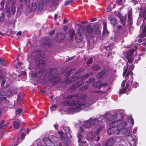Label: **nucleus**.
Listing matches in <instances>:
<instances>
[{"label":"nucleus","mask_w":146,"mask_h":146,"mask_svg":"<svg viewBox=\"0 0 146 146\" xmlns=\"http://www.w3.org/2000/svg\"><path fill=\"white\" fill-rule=\"evenodd\" d=\"M127 124L126 121L119 120L116 121L112 122L110 124V128L108 130L109 135H110L115 133L119 135L118 137H122L124 135H127L130 133V131L125 128Z\"/></svg>","instance_id":"1"},{"label":"nucleus","mask_w":146,"mask_h":146,"mask_svg":"<svg viewBox=\"0 0 146 146\" xmlns=\"http://www.w3.org/2000/svg\"><path fill=\"white\" fill-rule=\"evenodd\" d=\"M86 99V95H81L80 98L76 97L72 100L65 101L64 104H67L68 105H70L68 108V110L70 112L74 113L78 112L85 107L89 106L88 105H87L84 102Z\"/></svg>","instance_id":"2"},{"label":"nucleus","mask_w":146,"mask_h":146,"mask_svg":"<svg viewBox=\"0 0 146 146\" xmlns=\"http://www.w3.org/2000/svg\"><path fill=\"white\" fill-rule=\"evenodd\" d=\"M57 70L56 69H52L48 74V76L50 77L51 81L54 84H55L58 81V74L56 73Z\"/></svg>","instance_id":"3"},{"label":"nucleus","mask_w":146,"mask_h":146,"mask_svg":"<svg viewBox=\"0 0 146 146\" xmlns=\"http://www.w3.org/2000/svg\"><path fill=\"white\" fill-rule=\"evenodd\" d=\"M102 128V127H99L96 133L94 130H92L91 131V133H88L86 136V139L88 140H90L93 139L95 135H97L98 133L100 131Z\"/></svg>","instance_id":"4"},{"label":"nucleus","mask_w":146,"mask_h":146,"mask_svg":"<svg viewBox=\"0 0 146 146\" xmlns=\"http://www.w3.org/2000/svg\"><path fill=\"white\" fill-rule=\"evenodd\" d=\"M42 52L40 50H38L33 52L31 55V57L33 60L37 61L42 58L41 54Z\"/></svg>","instance_id":"5"},{"label":"nucleus","mask_w":146,"mask_h":146,"mask_svg":"<svg viewBox=\"0 0 146 146\" xmlns=\"http://www.w3.org/2000/svg\"><path fill=\"white\" fill-rule=\"evenodd\" d=\"M134 50H131L126 52L125 54V57L127 60V61L129 63H131L133 60L132 57L133 54Z\"/></svg>","instance_id":"6"},{"label":"nucleus","mask_w":146,"mask_h":146,"mask_svg":"<svg viewBox=\"0 0 146 146\" xmlns=\"http://www.w3.org/2000/svg\"><path fill=\"white\" fill-rule=\"evenodd\" d=\"M130 66H131V68L130 70L128 69V65H127L126 67H124V71L123 73V76H125V78L126 79H127V77L129 74H130L131 75L132 74L131 71L133 70L134 67L131 65H130Z\"/></svg>","instance_id":"7"},{"label":"nucleus","mask_w":146,"mask_h":146,"mask_svg":"<svg viewBox=\"0 0 146 146\" xmlns=\"http://www.w3.org/2000/svg\"><path fill=\"white\" fill-rule=\"evenodd\" d=\"M89 75V74H87L82 76L81 78L77 82H76L75 87V88L78 87L83 85V80H86V78L88 77Z\"/></svg>","instance_id":"8"},{"label":"nucleus","mask_w":146,"mask_h":146,"mask_svg":"<svg viewBox=\"0 0 146 146\" xmlns=\"http://www.w3.org/2000/svg\"><path fill=\"white\" fill-rule=\"evenodd\" d=\"M12 92L9 90H7L5 89H2L0 92V96H6L8 97L11 96Z\"/></svg>","instance_id":"9"},{"label":"nucleus","mask_w":146,"mask_h":146,"mask_svg":"<svg viewBox=\"0 0 146 146\" xmlns=\"http://www.w3.org/2000/svg\"><path fill=\"white\" fill-rule=\"evenodd\" d=\"M45 58L43 57L36 61V65L39 68L43 67L45 65Z\"/></svg>","instance_id":"10"},{"label":"nucleus","mask_w":146,"mask_h":146,"mask_svg":"<svg viewBox=\"0 0 146 146\" xmlns=\"http://www.w3.org/2000/svg\"><path fill=\"white\" fill-rule=\"evenodd\" d=\"M117 141L115 138L111 137L107 140L105 146H113L112 145L115 144Z\"/></svg>","instance_id":"11"},{"label":"nucleus","mask_w":146,"mask_h":146,"mask_svg":"<svg viewBox=\"0 0 146 146\" xmlns=\"http://www.w3.org/2000/svg\"><path fill=\"white\" fill-rule=\"evenodd\" d=\"M43 141L46 146H55L52 142L46 137H44L43 138Z\"/></svg>","instance_id":"12"},{"label":"nucleus","mask_w":146,"mask_h":146,"mask_svg":"<svg viewBox=\"0 0 146 146\" xmlns=\"http://www.w3.org/2000/svg\"><path fill=\"white\" fill-rule=\"evenodd\" d=\"M108 19L110 23L113 26H115L117 23V19L111 15H109L108 17Z\"/></svg>","instance_id":"13"},{"label":"nucleus","mask_w":146,"mask_h":146,"mask_svg":"<svg viewBox=\"0 0 146 146\" xmlns=\"http://www.w3.org/2000/svg\"><path fill=\"white\" fill-rule=\"evenodd\" d=\"M45 4H46L52 5H56L58 3V0H44Z\"/></svg>","instance_id":"14"},{"label":"nucleus","mask_w":146,"mask_h":146,"mask_svg":"<svg viewBox=\"0 0 146 146\" xmlns=\"http://www.w3.org/2000/svg\"><path fill=\"white\" fill-rule=\"evenodd\" d=\"M12 140V145H10L9 146H16L19 143L21 142L18 136L15 137Z\"/></svg>","instance_id":"15"},{"label":"nucleus","mask_w":146,"mask_h":146,"mask_svg":"<svg viewBox=\"0 0 146 146\" xmlns=\"http://www.w3.org/2000/svg\"><path fill=\"white\" fill-rule=\"evenodd\" d=\"M64 129L67 138L68 139L71 138L72 137L71 132L68 128L67 127H65L64 128Z\"/></svg>","instance_id":"16"},{"label":"nucleus","mask_w":146,"mask_h":146,"mask_svg":"<svg viewBox=\"0 0 146 146\" xmlns=\"http://www.w3.org/2000/svg\"><path fill=\"white\" fill-rule=\"evenodd\" d=\"M77 76H71L70 77L68 78L65 82L66 84H68L71 82L75 81L76 80H77Z\"/></svg>","instance_id":"17"},{"label":"nucleus","mask_w":146,"mask_h":146,"mask_svg":"<svg viewBox=\"0 0 146 146\" xmlns=\"http://www.w3.org/2000/svg\"><path fill=\"white\" fill-rule=\"evenodd\" d=\"M42 43L48 47H49L50 45V40L48 39H43L42 41Z\"/></svg>","instance_id":"18"},{"label":"nucleus","mask_w":146,"mask_h":146,"mask_svg":"<svg viewBox=\"0 0 146 146\" xmlns=\"http://www.w3.org/2000/svg\"><path fill=\"white\" fill-rule=\"evenodd\" d=\"M83 38V37L80 32L78 33L76 35L75 39L76 41L80 42L82 40Z\"/></svg>","instance_id":"19"},{"label":"nucleus","mask_w":146,"mask_h":146,"mask_svg":"<svg viewBox=\"0 0 146 146\" xmlns=\"http://www.w3.org/2000/svg\"><path fill=\"white\" fill-rule=\"evenodd\" d=\"M5 121L4 120H2L0 122V130H3L5 129L7 127L8 125V123L4 124Z\"/></svg>","instance_id":"20"},{"label":"nucleus","mask_w":146,"mask_h":146,"mask_svg":"<svg viewBox=\"0 0 146 146\" xmlns=\"http://www.w3.org/2000/svg\"><path fill=\"white\" fill-rule=\"evenodd\" d=\"M44 6V2L42 0H40L38 3V10L39 11H42Z\"/></svg>","instance_id":"21"},{"label":"nucleus","mask_w":146,"mask_h":146,"mask_svg":"<svg viewBox=\"0 0 146 146\" xmlns=\"http://www.w3.org/2000/svg\"><path fill=\"white\" fill-rule=\"evenodd\" d=\"M92 70L95 71H98L101 69V66L98 64H94L91 68Z\"/></svg>","instance_id":"22"},{"label":"nucleus","mask_w":146,"mask_h":146,"mask_svg":"<svg viewBox=\"0 0 146 146\" xmlns=\"http://www.w3.org/2000/svg\"><path fill=\"white\" fill-rule=\"evenodd\" d=\"M89 121H90V123L92 126L97 124L98 122V120L96 118H94L93 119V118H90L89 119Z\"/></svg>","instance_id":"23"},{"label":"nucleus","mask_w":146,"mask_h":146,"mask_svg":"<svg viewBox=\"0 0 146 146\" xmlns=\"http://www.w3.org/2000/svg\"><path fill=\"white\" fill-rule=\"evenodd\" d=\"M5 82V77L2 76L1 72H0V82L1 83V85L2 87H4Z\"/></svg>","instance_id":"24"},{"label":"nucleus","mask_w":146,"mask_h":146,"mask_svg":"<svg viewBox=\"0 0 146 146\" xmlns=\"http://www.w3.org/2000/svg\"><path fill=\"white\" fill-rule=\"evenodd\" d=\"M77 137L78 139V141L79 143V146H81L80 143L81 142L82 140L83 139L84 136L80 133H79L77 134Z\"/></svg>","instance_id":"25"},{"label":"nucleus","mask_w":146,"mask_h":146,"mask_svg":"<svg viewBox=\"0 0 146 146\" xmlns=\"http://www.w3.org/2000/svg\"><path fill=\"white\" fill-rule=\"evenodd\" d=\"M48 138H49V139L52 142H57L59 140V138L58 137H56L54 135H50L48 137Z\"/></svg>","instance_id":"26"},{"label":"nucleus","mask_w":146,"mask_h":146,"mask_svg":"<svg viewBox=\"0 0 146 146\" xmlns=\"http://www.w3.org/2000/svg\"><path fill=\"white\" fill-rule=\"evenodd\" d=\"M105 74V72L104 71L102 70L101 71L98 73L97 75V77L98 78H102L104 76Z\"/></svg>","instance_id":"27"},{"label":"nucleus","mask_w":146,"mask_h":146,"mask_svg":"<svg viewBox=\"0 0 146 146\" xmlns=\"http://www.w3.org/2000/svg\"><path fill=\"white\" fill-rule=\"evenodd\" d=\"M84 128H88L91 127L92 126L90 123V121H89V120L88 121H86L84 125Z\"/></svg>","instance_id":"28"},{"label":"nucleus","mask_w":146,"mask_h":146,"mask_svg":"<svg viewBox=\"0 0 146 146\" xmlns=\"http://www.w3.org/2000/svg\"><path fill=\"white\" fill-rule=\"evenodd\" d=\"M33 77H36L38 78L40 77L42 75V72L39 71L37 73H33Z\"/></svg>","instance_id":"29"},{"label":"nucleus","mask_w":146,"mask_h":146,"mask_svg":"<svg viewBox=\"0 0 146 146\" xmlns=\"http://www.w3.org/2000/svg\"><path fill=\"white\" fill-rule=\"evenodd\" d=\"M13 126L16 129H18L20 126L19 122L18 121H15L13 122Z\"/></svg>","instance_id":"30"},{"label":"nucleus","mask_w":146,"mask_h":146,"mask_svg":"<svg viewBox=\"0 0 146 146\" xmlns=\"http://www.w3.org/2000/svg\"><path fill=\"white\" fill-rule=\"evenodd\" d=\"M31 11H33L35 10L37 8V6L35 3L33 2L32 3L31 5L30 6Z\"/></svg>","instance_id":"31"},{"label":"nucleus","mask_w":146,"mask_h":146,"mask_svg":"<svg viewBox=\"0 0 146 146\" xmlns=\"http://www.w3.org/2000/svg\"><path fill=\"white\" fill-rule=\"evenodd\" d=\"M16 12L15 7L13 5H12L11 8L10 12L11 14L13 15Z\"/></svg>","instance_id":"32"},{"label":"nucleus","mask_w":146,"mask_h":146,"mask_svg":"<svg viewBox=\"0 0 146 146\" xmlns=\"http://www.w3.org/2000/svg\"><path fill=\"white\" fill-rule=\"evenodd\" d=\"M139 15H142L143 17H145V18H146V10L143 11L141 9L140 11Z\"/></svg>","instance_id":"33"},{"label":"nucleus","mask_w":146,"mask_h":146,"mask_svg":"<svg viewBox=\"0 0 146 146\" xmlns=\"http://www.w3.org/2000/svg\"><path fill=\"white\" fill-rule=\"evenodd\" d=\"M140 36L141 37L146 36V25L145 26L141 34L140 35Z\"/></svg>","instance_id":"34"},{"label":"nucleus","mask_w":146,"mask_h":146,"mask_svg":"<svg viewBox=\"0 0 146 146\" xmlns=\"http://www.w3.org/2000/svg\"><path fill=\"white\" fill-rule=\"evenodd\" d=\"M117 117V115L116 114L113 115H111L110 117H108V119L109 120H112Z\"/></svg>","instance_id":"35"},{"label":"nucleus","mask_w":146,"mask_h":146,"mask_svg":"<svg viewBox=\"0 0 146 146\" xmlns=\"http://www.w3.org/2000/svg\"><path fill=\"white\" fill-rule=\"evenodd\" d=\"M86 30L88 33H90L92 31L93 29L90 25H88L86 27Z\"/></svg>","instance_id":"36"},{"label":"nucleus","mask_w":146,"mask_h":146,"mask_svg":"<svg viewBox=\"0 0 146 146\" xmlns=\"http://www.w3.org/2000/svg\"><path fill=\"white\" fill-rule=\"evenodd\" d=\"M121 22L123 24V26H124L126 23V18L123 17H122V18L120 19Z\"/></svg>","instance_id":"37"},{"label":"nucleus","mask_w":146,"mask_h":146,"mask_svg":"<svg viewBox=\"0 0 146 146\" xmlns=\"http://www.w3.org/2000/svg\"><path fill=\"white\" fill-rule=\"evenodd\" d=\"M132 10L131 7L129 8V11L127 13L128 17H132Z\"/></svg>","instance_id":"38"},{"label":"nucleus","mask_w":146,"mask_h":146,"mask_svg":"<svg viewBox=\"0 0 146 146\" xmlns=\"http://www.w3.org/2000/svg\"><path fill=\"white\" fill-rule=\"evenodd\" d=\"M57 36V40H59V41L60 42V40L63 39V36L61 33H60Z\"/></svg>","instance_id":"39"},{"label":"nucleus","mask_w":146,"mask_h":146,"mask_svg":"<svg viewBox=\"0 0 146 146\" xmlns=\"http://www.w3.org/2000/svg\"><path fill=\"white\" fill-rule=\"evenodd\" d=\"M108 84L107 82L101 83L98 86V88H100L102 87H106L108 86Z\"/></svg>","instance_id":"40"},{"label":"nucleus","mask_w":146,"mask_h":146,"mask_svg":"<svg viewBox=\"0 0 146 146\" xmlns=\"http://www.w3.org/2000/svg\"><path fill=\"white\" fill-rule=\"evenodd\" d=\"M74 30L71 31H70L69 33V36L70 37V38L72 39L74 37Z\"/></svg>","instance_id":"41"},{"label":"nucleus","mask_w":146,"mask_h":146,"mask_svg":"<svg viewBox=\"0 0 146 146\" xmlns=\"http://www.w3.org/2000/svg\"><path fill=\"white\" fill-rule=\"evenodd\" d=\"M127 90L126 88H123L122 89H120L119 90V93L120 95L119 96H121V94L124 93Z\"/></svg>","instance_id":"42"},{"label":"nucleus","mask_w":146,"mask_h":146,"mask_svg":"<svg viewBox=\"0 0 146 146\" xmlns=\"http://www.w3.org/2000/svg\"><path fill=\"white\" fill-rule=\"evenodd\" d=\"M109 33V32L107 31L106 29H104V31L103 32V35L104 36H107Z\"/></svg>","instance_id":"43"},{"label":"nucleus","mask_w":146,"mask_h":146,"mask_svg":"<svg viewBox=\"0 0 146 146\" xmlns=\"http://www.w3.org/2000/svg\"><path fill=\"white\" fill-rule=\"evenodd\" d=\"M116 3L118 5H122L123 4L122 0H116Z\"/></svg>","instance_id":"44"},{"label":"nucleus","mask_w":146,"mask_h":146,"mask_svg":"<svg viewBox=\"0 0 146 146\" xmlns=\"http://www.w3.org/2000/svg\"><path fill=\"white\" fill-rule=\"evenodd\" d=\"M5 3V1L4 0L2 1L0 3V5L1 7V8H0L1 10H2L3 9L4 5Z\"/></svg>","instance_id":"45"},{"label":"nucleus","mask_w":146,"mask_h":146,"mask_svg":"<svg viewBox=\"0 0 146 146\" xmlns=\"http://www.w3.org/2000/svg\"><path fill=\"white\" fill-rule=\"evenodd\" d=\"M25 135L24 133H22L21 135V138H20V140L21 142L24 139L25 137Z\"/></svg>","instance_id":"46"},{"label":"nucleus","mask_w":146,"mask_h":146,"mask_svg":"<svg viewBox=\"0 0 146 146\" xmlns=\"http://www.w3.org/2000/svg\"><path fill=\"white\" fill-rule=\"evenodd\" d=\"M23 110L21 109H18L15 111L16 115H18L21 113L22 111Z\"/></svg>","instance_id":"47"},{"label":"nucleus","mask_w":146,"mask_h":146,"mask_svg":"<svg viewBox=\"0 0 146 146\" xmlns=\"http://www.w3.org/2000/svg\"><path fill=\"white\" fill-rule=\"evenodd\" d=\"M59 146H69L68 144L65 142H62L60 143Z\"/></svg>","instance_id":"48"},{"label":"nucleus","mask_w":146,"mask_h":146,"mask_svg":"<svg viewBox=\"0 0 146 146\" xmlns=\"http://www.w3.org/2000/svg\"><path fill=\"white\" fill-rule=\"evenodd\" d=\"M7 98L5 97H2L0 98V103L3 101L5 100H7Z\"/></svg>","instance_id":"49"},{"label":"nucleus","mask_w":146,"mask_h":146,"mask_svg":"<svg viewBox=\"0 0 146 146\" xmlns=\"http://www.w3.org/2000/svg\"><path fill=\"white\" fill-rule=\"evenodd\" d=\"M0 63L2 65H4L5 64V61L2 58H1L0 59Z\"/></svg>","instance_id":"50"},{"label":"nucleus","mask_w":146,"mask_h":146,"mask_svg":"<svg viewBox=\"0 0 146 146\" xmlns=\"http://www.w3.org/2000/svg\"><path fill=\"white\" fill-rule=\"evenodd\" d=\"M9 3L11 2L13 3V5L17 1V0H7Z\"/></svg>","instance_id":"51"},{"label":"nucleus","mask_w":146,"mask_h":146,"mask_svg":"<svg viewBox=\"0 0 146 146\" xmlns=\"http://www.w3.org/2000/svg\"><path fill=\"white\" fill-rule=\"evenodd\" d=\"M132 17H128V22L130 24H131L132 22Z\"/></svg>","instance_id":"52"},{"label":"nucleus","mask_w":146,"mask_h":146,"mask_svg":"<svg viewBox=\"0 0 146 146\" xmlns=\"http://www.w3.org/2000/svg\"><path fill=\"white\" fill-rule=\"evenodd\" d=\"M99 82H96L93 83V86L95 88H98V87L97 84L98 83H99Z\"/></svg>","instance_id":"53"},{"label":"nucleus","mask_w":146,"mask_h":146,"mask_svg":"<svg viewBox=\"0 0 146 146\" xmlns=\"http://www.w3.org/2000/svg\"><path fill=\"white\" fill-rule=\"evenodd\" d=\"M93 62V60L92 58H89L87 62V64H92Z\"/></svg>","instance_id":"54"},{"label":"nucleus","mask_w":146,"mask_h":146,"mask_svg":"<svg viewBox=\"0 0 146 146\" xmlns=\"http://www.w3.org/2000/svg\"><path fill=\"white\" fill-rule=\"evenodd\" d=\"M95 80V79L94 78H90L89 79V81H88V83H90L93 82Z\"/></svg>","instance_id":"55"},{"label":"nucleus","mask_w":146,"mask_h":146,"mask_svg":"<svg viewBox=\"0 0 146 146\" xmlns=\"http://www.w3.org/2000/svg\"><path fill=\"white\" fill-rule=\"evenodd\" d=\"M96 136H97V139H96V141H98L100 140V137L99 136H98V135H95V137H94V138H93V139H92V140H90V141H91V140H95V139H94L95 137H96Z\"/></svg>","instance_id":"56"},{"label":"nucleus","mask_w":146,"mask_h":146,"mask_svg":"<svg viewBox=\"0 0 146 146\" xmlns=\"http://www.w3.org/2000/svg\"><path fill=\"white\" fill-rule=\"evenodd\" d=\"M24 1L26 4L29 5L30 3V0H25Z\"/></svg>","instance_id":"57"},{"label":"nucleus","mask_w":146,"mask_h":146,"mask_svg":"<svg viewBox=\"0 0 146 146\" xmlns=\"http://www.w3.org/2000/svg\"><path fill=\"white\" fill-rule=\"evenodd\" d=\"M116 16L118 17L120 19L122 18L123 16H121V14L120 13H118L116 15Z\"/></svg>","instance_id":"58"},{"label":"nucleus","mask_w":146,"mask_h":146,"mask_svg":"<svg viewBox=\"0 0 146 146\" xmlns=\"http://www.w3.org/2000/svg\"><path fill=\"white\" fill-rule=\"evenodd\" d=\"M103 25H104L103 29H106V26H107L106 23L105 22H104L103 23Z\"/></svg>","instance_id":"59"},{"label":"nucleus","mask_w":146,"mask_h":146,"mask_svg":"<svg viewBox=\"0 0 146 146\" xmlns=\"http://www.w3.org/2000/svg\"><path fill=\"white\" fill-rule=\"evenodd\" d=\"M122 28V27L121 25H118L117 26L116 28L117 30L119 31V30L121 29Z\"/></svg>","instance_id":"60"},{"label":"nucleus","mask_w":146,"mask_h":146,"mask_svg":"<svg viewBox=\"0 0 146 146\" xmlns=\"http://www.w3.org/2000/svg\"><path fill=\"white\" fill-rule=\"evenodd\" d=\"M88 86H84L82 88H81V89L82 90H85L88 89Z\"/></svg>","instance_id":"61"},{"label":"nucleus","mask_w":146,"mask_h":146,"mask_svg":"<svg viewBox=\"0 0 146 146\" xmlns=\"http://www.w3.org/2000/svg\"><path fill=\"white\" fill-rule=\"evenodd\" d=\"M4 20V16L3 15H1L0 17V21L1 22H3Z\"/></svg>","instance_id":"62"},{"label":"nucleus","mask_w":146,"mask_h":146,"mask_svg":"<svg viewBox=\"0 0 146 146\" xmlns=\"http://www.w3.org/2000/svg\"><path fill=\"white\" fill-rule=\"evenodd\" d=\"M56 108V106H53L52 107H50V109L51 110V111L52 110H55Z\"/></svg>","instance_id":"63"},{"label":"nucleus","mask_w":146,"mask_h":146,"mask_svg":"<svg viewBox=\"0 0 146 146\" xmlns=\"http://www.w3.org/2000/svg\"><path fill=\"white\" fill-rule=\"evenodd\" d=\"M20 96L18 95V97L17 98V102H19V103H20L21 102V99L20 98Z\"/></svg>","instance_id":"64"}]
</instances>
